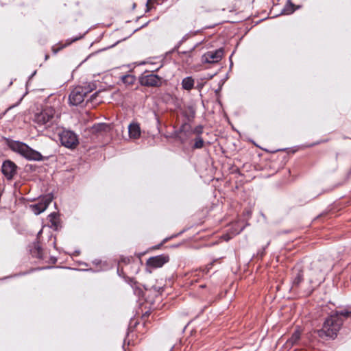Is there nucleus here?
Segmentation results:
<instances>
[{
	"label": "nucleus",
	"instance_id": "obj_49",
	"mask_svg": "<svg viewBox=\"0 0 351 351\" xmlns=\"http://www.w3.org/2000/svg\"><path fill=\"white\" fill-rule=\"evenodd\" d=\"M86 271H93L92 269H86Z\"/></svg>",
	"mask_w": 351,
	"mask_h": 351
},
{
	"label": "nucleus",
	"instance_id": "obj_43",
	"mask_svg": "<svg viewBox=\"0 0 351 351\" xmlns=\"http://www.w3.org/2000/svg\"><path fill=\"white\" fill-rule=\"evenodd\" d=\"M42 233V230H40L37 234V236L38 237L40 234Z\"/></svg>",
	"mask_w": 351,
	"mask_h": 351
},
{
	"label": "nucleus",
	"instance_id": "obj_7",
	"mask_svg": "<svg viewBox=\"0 0 351 351\" xmlns=\"http://www.w3.org/2000/svg\"><path fill=\"white\" fill-rule=\"evenodd\" d=\"M224 49L220 47L214 51H209L202 56V63L215 64L219 62L223 58Z\"/></svg>",
	"mask_w": 351,
	"mask_h": 351
},
{
	"label": "nucleus",
	"instance_id": "obj_40",
	"mask_svg": "<svg viewBox=\"0 0 351 351\" xmlns=\"http://www.w3.org/2000/svg\"><path fill=\"white\" fill-rule=\"evenodd\" d=\"M214 75H208V79H212Z\"/></svg>",
	"mask_w": 351,
	"mask_h": 351
},
{
	"label": "nucleus",
	"instance_id": "obj_44",
	"mask_svg": "<svg viewBox=\"0 0 351 351\" xmlns=\"http://www.w3.org/2000/svg\"><path fill=\"white\" fill-rule=\"evenodd\" d=\"M49 56L48 54H47V55L45 56V60H47V59H48V58H49Z\"/></svg>",
	"mask_w": 351,
	"mask_h": 351
},
{
	"label": "nucleus",
	"instance_id": "obj_2",
	"mask_svg": "<svg viewBox=\"0 0 351 351\" xmlns=\"http://www.w3.org/2000/svg\"><path fill=\"white\" fill-rule=\"evenodd\" d=\"M96 88L94 83H86L84 86H75L69 95V104L70 106H77L83 103L84 97Z\"/></svg>",
	"mask_w": 351,
	"mask_h": 351
},
{
	"label": "nucleus",
	"instance_id": "obj_26",
	"mask_svg": "<svg viewBox=\"0 0 351 351\" xmlns=\"http://www.w3.org/2000/svg\"><path fill=\"white\" fill-rule=\"evenodd\" d=\"M300 339V332L298 330L295 331L289 339V342L293 345Z\"/></svg>",
	"mask_w": 351,
	"mask_h": 351
},
{
	"label": "nucleus",
	"instance_id": "obj_14",
	"mask_svg": "<svg viewBox=\"0 0 351 351\" xmlns=\"http://www.w3.org/2000/svg\"><path fill=\"white\" fill-rule=\"evenodd\" d=\"M30 247V253L32 256L36 257L38 259L44 258L43 249L39 244L38 241H36L32 243Z\"/></svg>",
	"mask_w": 351,
	"mask_h": 351
},
{
	"label": "nucleus",
	"instance_id": "obj_42",
	"mask_svg": "<svg viewBox=\"0 0 351 351\" xmlns=\"http://www.w3.org/2000/svg\"><path fill=\"white\" fill-rule=\"evenodd\" d=\"M180 244H177V245H173V247H178V246H180Z\"/></svg>",
	"mask_w": 351,
	"mask_h": 351
},
{
	"label": "nucleus",
	"instance_id": "obj_15",
	"mask_svg": "<svg viewBox=\"0 0 351 351\" xmlns=\"http://www.w3.org/2000/svg\"><path fill=\"white\" fill-rule=\"evenodd\" d=\"M84 35H85V34H80V36H76L75 38H69V39H67L66 40V43L64 45H62L61 43H58V45L53 46L52 49H51L53 53L54 54H56L58 52H59L60 50H62V49H64L66 46H69L71 44H72L73 43H74V42H75V41L82 38Z\"/></svg>",
	"mask_w": 351,
	"mask_h": 351
},
{
	"label": "nucleus",
	"instance_id": "obj_10",
	"mask_svg": "<svg viewBox=\"0 0 351 351\" xmlns=\"http://www.w3.org/2000/svg\"><path fill=\"white\" fill-rule=\"evenodd\" d=\"M169 261V256L167 254H160L155 256L150 257L147 261V265L153 268H159L162 267L165 263Z\"/></svg>",
	"mask_w": 351,
	"mask_h": 351
},
{
	"label": "nucleus",
	"instance_id": "obj_30",
	"mask_svg": "<svg viewBox=\"0 0 351 351\" xmlns=\"http://www.w3.org/2000/svg\"><path fill=\"white\" fill-rule=\"evenodd\" d=\"M189 110H190V114L187 116V119L189 121L193 119L195 117V111L194 110V109L192 107L189 108Z\"/></svg>",
	"mask_w": 351,
	"mask_h": 351
},
{
	"label": "nucleus",
	"instance_id": "obj_4",
	"mask_svg": "<svg viewBox=\"0 0 351 351\" xmlns=\"http://www.w3.org/2000/svg\"><path fill=\"white\" fill-rule=\"evenodd\" d=\"M61 144L69 149H75L79 144L77 134L71 130H63L60 134Z\"/></svg>",
	"mask_w": 351,
	"mask_h": 351
},
{
	"label": "nucleus",
	"instance_id": "obj_17",
	"mask_svg": "<svg viewBox=\"0 0 351 351\" xmlns=\"http://www.w3.org/2000/svg\"><path fill=\"white\" fill-rule=\"evenodd\" d=\"M182 88L186 90H191L194 86V80L192 77H184L182 81Z\"/></svg>",
	"mask_w": 351,
	"mask_h": 351
},
{
	"label": "nucleus",
	"instance_id": "obj_41",
	"mask_svg": "<svg viewBox=\"0 0 351 351\" xmlns=\"http://www.w3.org/2000/svg\"><path fill=\"white\" fill-rule=\"evenodd\" d=\"M301 8V6H300V5H298V6H295V10H298V9H299V8Z\"/></svg>",
	"mask_w": 351,
	"mask_h": 351
},
{
	"label": "nucleus",
	"instance_id": "obj_20",
	"mask_svg": "<svg viewBox=\"0 0 351 351\" xmlns=\"http://www.w3.org/2000/svg\"><path fill=\"white\" fill-rule=\"evenodd\" d=\"M31 208L34 213L36 215H39L47 209L46 205L42 204L40 202L37 204L32 205Z\"/></svg>",
	"mask_w": 351,
	"mask_h": 351
},
{
	"label": "nucleus",
	"instance_id": "obj_1",
	"mask_svg": "<svg viewBox=\"0 0 351 351\" xmlns=\"http://www.w3.org/2000/svg\"><path fill=\"white\" fill-rule=\"evenodd\" d=\"M343 323V320L341 317L332 314L326 319L322 328L317 331L318 335L320 337L326 336L330 339H335Z\"/></svg>",
	"mask_w": 351,
	"mask_h": 351
},
{
	"label": "nucleus",
	"instance_id": "obj_11",
	"mask_svg": "<svg viewBox=\"0 0 351 351\" xmlns=\"http://www.w3.org/2000/svg\"><path fill=\"white\" fill-rule=\"evenodd\" d=\"M304 270L296 266L293 272L291 289H298L304 280Z\"/></svg>",
	"mask_w": 351,
	"mask_h": 351
},
{
	"label": "nucleus",
	"instance_id": "obj_34",
	"mask_svg": "<svg viewBox=\"0 0 351 351\" xmlns=\"http://www.w3.org/2000/svg\"><path fill=\"white\" fill-rule=\"evenodd\" d=\"M183 232V231H181L180 232H179L178 234H173L172 236L169 237L170 239H173V238H175L177 236L181 234Z\"/></svg>",
	"mask_w": 351,
	"mask_h": 351
},
{
	"label": "nucleus",
	"instance_id": "obj_32",
	"mask_svg": "<svg viewBox=\"0 0 351 351\" xmlns=\"http://www.w3.org/2000/svg\"><path fill=\"white\" fill-rule=\"evenodd\" d=\"M151 2V0H147V3H146V12H148L150 11L151 10V8L149 7V4Z\"/></svg>",
	"mask_w": 351,
	"mask_h": 351
},
{
	"label": "nucleus",
	"instance_id": "obj_6",
	"mask_svg": "<svg viewBox=\"0 0 351 351\" xmlns=\"http://www.w3.org/2000/svg\"><path fill=\"white\" fill-rule=\"evenodd\" d=\"M139 83L141 86L147 87H160L162 85V77L156 74L145 73L139 77Z\"/></svg>",
	"mask_w": 351,
	"mask_h": 351
},
{
	"label": "nucleus",
	"instance_id": "obj_9",
	"mask_svg": "<svg viewBox=\"0 0 351 351\" xmlns=\"http://www.w3.org/2000/svg\"><path fill=\"white\" fill-rule=\"evenodd\" d=\"M17 171L16 165L10 160H5L1 166V172L7 180L13 179Z\"/></svg>",
	"mask_w": 351,
	"mask_h": 351
},
{
	"label": "nucleus",
	"instance_id": "obj_29",
	"mask_svg": "<svg viewBox=\"0 0 351 351\" xmlns=\"http://www.w3.org/2000/svg\"><path fill=\"white\" fill-rule=\"evenodd\" d=\"M269 245V242H268L265 246L263 247L261 250H258L257 252V256L262 258L265 254V249L268 247Z\"/></svg>",
	"mask_w": 351,
	"mask_h": 351
},
{
	"label": "nucleus",
	"instance_id": "obj_46",
	"mask_svg": "<svg viewBox=\"0 0 351 351\" xmlns=\"http://www.w3.org/2000/svg\"><path fill=\"white\" fill-rule=\"evenodd\" d=\"M52 261H53V263H55L56 261V258H52Z\"/></svg>",
	"mask_w": 351,
	"mask_h": 351
},
{
	"label": "nucleus",
	"instance_id": "obj_36",
	"mask_svg": "<svg viewBox=\"0 0 351 351\" xmlns=\"http://www.w3.org/2000/svg\"><path fill=\"white\" fill-rule=\"evenodd\" d=\"M36 73V71H34L33 73L29 77V80L32 79Z\"/></svg>",
	"mask_w": 351,
	"mask_h": 351
},
{
	"label": "nucleus",
	"instance_id": "obj_19",
	"mask_svg": "<svg viewBox=\"0 0 351 351\" xmlns=\"http://www.w3.org/2000/svg\"><path fill=\"white\" fill-rule=\"evenodd\" d=\"M121 82L128 86L133 85L136 81V77L133 75L128 74L121 77Z\"/></svg>",
	"mask_w": 351,
	"mask_h": 351
},
{
	"label": "nucleus",
	"instance_id": "obj_13",
	"mask_svg": "<svg viewBox=\"0 0 351 351\" xmlns=\"http://www.w3.org/2000/svg\"><path fill=\"white\" fill-rule=\"evenodd\" d=\"M128 133L130 138L138 139L141 134V130L139 123L132 122L128 125Z\"/></svg>",
	"mask_w": 351,
	"mask_h": 351
},
{
	"label": "nucleus",
	"instance_id": "obj_23",
	"mask_svg": "<svg viewBox=\"0 0 351 351\" xmlns=\"http://www.w3.org/2000/svg\"><path fill=\"white\" fill-rule=\"evenodd\" d=\"M93 128L97 132H106L109 128V125L104 123H100L95 124Z\"/></svg>",
	"mask_w": 351,
	"mask_h": 351
},
{
	"label": "nucleus",
	"instance_id": "obj_5",
	"mask_svg": "<svg viewBox=\"0 0 351 351\" xmlns=\"http://www.w3.org/2000/svg\"><path fill=\"white\" fill-rule=\"evenodd\" d=\"M326 269H330V265L326 266L325 263H322L321 260L314 261L311 263L310 267L308 269L309 272V278L308 282L310 285L313 284L315 281L317 280L316 279V276H317L319 273H322Z\"/></svg>",
	"mask_w": 351,
	"mask_h": 351
},
{
	"label": "nucleus",
	"instance_id": "obj_21",
	"mask_svg": "<svg viewBox=\"0 0 351 351\" xmlns=\"http://www.w3.org/2000/svg\"><path fill=\"white\" fill-rule=\"evenodd\" d=\"M339 317H344L345 318L351 317V306H348L345 309L337 311L333 314Z\"/></svg>",
	"mask_w": 351,
	"mask_h": 351
},
{
	"label": "nucleus",
	"instance_id": "obj_3",
	"mask_svg": "<svg viewBox=\"0 0 351 351\" xmlns=\"http://www.w3.org/2000/svg\"><path fill=\"white\" fill-rule=\"evenodd\" d=\"M54 114L55 110L51 107H47L35 114L34 121L38 127L43 129H49L53 126L55 121Z\"/></svg>",
	"mask_w": 351,
	"mask_h": 351
},
{
	"label": "nucleus",
	"instance_id": "obj_35",
	"mask_svg": "<svg viewBox=\"0 0 351 351\" xmlns=\"http://www.w3.org/2000/svg\"><path fill=\"white\" fill-rule=\"evenodd\" d=\"M313 290H314L313 289H308V290L306 291V294L307 295L311 294L313 293Z\"/></svg>",
	"mask_w": 351,
	"mask_h": 351
},
{
	"label": "nucleus",
	"instance_id": "obj_37",
	"mask_svg": "<svg viewBox=\"0 0 351 351\" xmlns=\"http://www.w3.org/2000/svg\"><path fill=\"white\" fill-rule=\"evenodd\" d=\"M97 95V93H95L93 94L90 96V99L93 100L96 97Z\"/></svg>",
	"mask_w": 351,
	"mask_h": 351
},
{
	"label": "nucleus",
	"instance_id": "obj_24",
	"mask_svg": "<svg viewBox=\"0 0 351 351\" xmlns=\"http://www.w3.org/2000/svg\"><path fill=\"white\" fill-rule=\"evenodd\" d=\"M197 45H195L193 47H192L189 51H179L178 50L177 51L179 56L181 57L182 55H187L188 56V58L187 60H186V62L187 64H191V53H192V51H193L195 49Z\"/></svg>",
	"mask_w": 351,
	"mask_h": 351
},
{
	"label": "nucleus",
	"instance_id": "obj_31",
	"mask_svg": "<svg viewBox=\"0 0 351 351\" xmlns=\"http://www.w3.org/2000/svg\"><path fill=\"white\" fill-rule=\"evenodd\" d=\"M169 240H170L169 237H167V238L164 239L163 241L160 244L156 245V248L158 249L159 247H160V246H162L163 244H165Z\"/></svg>",
	"mask_w": 351,
	"mask_h": 351
},
{
	"label": "nucleus",
	"instance_id": "obj_16",
	"mask_svg": "<svg viewBox=\"0 0 351 351\" xmlns=\"http://www.w3.org/2000/svg\"><path fill=\"white\" fill-rule=\"evenodd\" d=\"M49 221L51 223V226L55 230H59L61 228L60 221L58 213L53 212L49 215Z\"/></svg>",
	"mask_w": 351,
	"mask_h": 351
},
{
	"label": "nucleus",
	"instance_id": "obj_18",
	"mask_svg": "<svg viewBox=\"0 0 351 351\" xmlns=\"http://www.w3.org/2000/svg\"><path fill=\"white\" fill-rule=\"evenodd\" d=\"M295 10V4L293 3L291 0H288L285 8L282 9L281 14H291L293 13Z\"/></svg>",
	"mask_w": 351,
	"mask_h": 351
},
{
	"label": "nucleus",
	"instance_id": "obj_48",
	"mask_svg": "<svg viewBox=\"0 0 351 351\" xmlns=\"http://www.w3.org/2000/svg\"><path fill=\"white\" fill-rule=\"evenodd\" d=\"M54 247H56V241L53 242Z\"/></svg>",
	"mask_w": 351,
	"mask_h": 351
},
{
	"label": "nucleus",
	"instance_id": "obj_27",
	"mask_svg": "<svg viewBox=\"0 0 351 351\" xmlns=\"http://www.w3.org/2000/svg\"><path fill=\"white\" fill-rule=\"evenodd\" d=\"M203 126L202 125H199L192 130V132L196 134L197 136H201V134L203 133Z\"/></svg>",
	"mask_w": 351,
	"mask_h": 351
},
{
	"label": "nucleus",
	"instance_id": "obj_22",
	"mask_svg": "<svg viewBox=\"0 0 351 351\" xmlns=\"http://www.w3.org/2000/svg\"><path fill=\"white\" fill-rule=\"evenodd\" d=\"M204 145V141L201 136H196L194 139V144L192 146V148L194 149H201Z\"/></svg>",
	"mask_w": 351,
	"mask_h": 351
},
{
	"label": "nucleus",
	"instance_id": "obj_45",
	"mask_svg": "<svg viewBox=\"0 0 351 351\" xmlns=\"http://www.w3.org/2000/svg\"><path fill=\"white\" fill-rule=\"evenodd\" d=\"M52 261H53V263H55L56 261V258H52Z\"/></svg>",
	"mask_w": 351,
	"mask_h": 351
},
{
	"label": "nucleus",
	"instance_id": "obj_38",
	"mask_svg": "<svg viewBox=\"0 0 351 351\" xmlns=\"http://www.w3.org/2000/svg\"><path fill=\"white\" fill-rule=\"evenodd\" d=\"M75 254L76 256L79 255V254H80V251H79V250H76V251H75Z\"/></svg>",
	"mask_w": 351,
	"mask_h": 351
},
{
	"label": "nucleus",
	"instance_id": "obj_8",
	"mask_svg": "<svg viewBox=\"0 0 351 351\" xmlns=\"http://www.w3.org/2000/svg\"><path fill=\"white\" fill-rule=\"evenodd\" d=\"M3 140L5 144L13 152L19 154L22 156H24L26 149H27V145L19 141H14L10 138L3 137Z\"/></svg>",
	"mask_w": 351,
	"mask_h": 351
},
{
	"label": "nucleus",
	"instance_id": "obj_47",
	"mask_svg": "<svg viewBox=\"0 0 351 351\" xmlns=\"http://www.w3.org/2000/svg\"><path fill=\"white\" fill-rule=\"evenodd\" d=\"M205 287H206V285H201V286H200V287H202V288H204Z\"/></svg>",
	"mask_w": 351,
	"mask_h": 351
},
{
	"label": "nucleus",
	"instance_id": "obj_50",
	"mask_svg": "<svg viewBox=\"0 0 351 351\" xmlns=\"http://www.w3.org/2000/svg\"><path fill=\"white\" fill-rule=\"evenodd\" d=\"M232 62L231 61L230 62V66H232Z\"/></svg>",
	"mask_w": 351,
	"mask_h": 351
},
{
	"label": "nucleus",
	"instance_id": "obj_39",
	"mask_svg": "<svg viewBox=\"0 0 351 351\" xmlns=\"http://www.w3.org/2000/svg\"><path fill=\"white\" fill-rule=\"evenodd\" d=\"M319 142L315 143H313V144H311V145H308V147H311V146H313V145H317V144H319Z\"/></svg>",
	"mask_w": 351,
	"mask_h": 351
},
{
	"label": "nucleus",
	"instance_id": "obj_12",
	"mask_svg": "<svg viewBox=\"0 0 351 351\" xmlns=\"http://www.w3.org/2000/svg\"><path fill=\"white\" fill-rule=\"evenodd\" d=\"M23 157L28 160L34 161H42L45 159L39 152L32 149L29 146H27V149H26Z\"/></svg>",
	"mask_w": 351,
	"mask_h": 351
},
{
	"label": "nucleus",
	"instance_id": "obj_28",
	"mask_svg": "<svg viewBox=\"0 0 351 351\" xmlns=\"http://www.w3.org/2000/svg\"><path fill=\"white\" fill-rule=\"evenodd\" d=\"M188 39V34H186L182 38L178 43V44L173 47L172 51H178L181 45Z\"/></svg>",
	"mask_w": 351,
	"mask_h": 351
},
{
	"label": "nucleus",
	"instance_id": "obj_25",
	"mask_svg": "<svg viewBox=\"0 0 351 351\" xmlns=\"http://www.w3.org/2000/svg\"><path fill=\"white\" fill-rule=\"evenodd\" d=\"M53 199V195L51 193H49V194L46 195L43 197H42L40 202L42 204H45L46 208H47L48 207V206L49 205V204L52 202Z\"/></svg>",
	"mask_w": 351,
	"mask_h": 351
},
{
	"label": "nucleus",
	"instance_id": "obj_33",
	"mask_svg": "<svg viewBox=\"0 0 351 351\" xmlns=\"http://www.w3.org/2000/svg\"><path fill=\"white\" fill-rule=\"evenodd\" d=\"M183 232V231H181L180 232H179L178 234H173L172 236L169 237L170 239H173V238H175L177 236L181 234Z\"/></svg>",
	"mask_w": 351,
	"mask_h": 351
}]
</instances>
